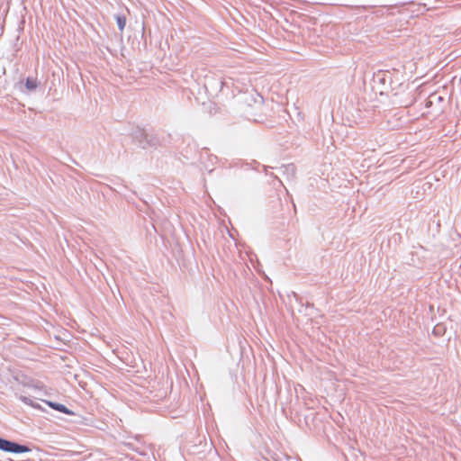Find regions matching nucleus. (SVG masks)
Masks as SVG:
<instances>
[{
    "label": "nucleus",
    "instance_id": "nucleus-2",
    "mask_svg": "<svg viewBox=\"0 0 461 461\" xmlns=\"http://www.w3.org/2000/svg\"><path fill=\"white\" fill-rule=\"evenodd\" d=\"M49 406H50L52 409L57 410L60 412L66 413V414H72V411H70L65 405L52 402H45Z\"/></svg>",
    "mask_w": 461,
    "mask_h": 461
},
{
    "label": "nucleus",
    "instance_id": "nucleus-6",
    "mask_svg": "<svg viewBox=\"0 0 461 461\" xmlns=\"http://www.w3.org/2000/svg\"><path fill=\"white\" fill-rule=\"evenodd\" d=\"M285 170L291 171V173L294 172V165H288L285 167Z\"/></svg>",
    "mask_w": 461,
    "mask_h": 461
},
{
    "label": "nucleus",
    "instance_id": "nucleus-4",
    "mask_svg": "<svg viewBox=\"0 0 461 461\" xmlns=\"http://www.w3.org/2000/svg\"><path fill=\"white\" fill-rule=\"evenodd\" d=\"M116 22H117V25H118V28L121 32L123 31L124 27H125V24H126V20L123 16H117L116 17Z\"/></svg>",
    "mask_w": 461,
    "mask_h": 461
},
{
    "label": "nucleus",
    "instance_id": "nucleus-3",
    "mask_svg": "<svg viewBox=\"0 0 461 461\" xmlns=\"http://www.w3.org/2000/svg\"><path fill=\"white\" fill-rule=\"evenodd\" d=\"M24 86L27 92H32L38 87V81L36 78L28 77L25 81Z\"/></svg>",
    "mask_w": 461,
    "mask_h": 461
},
{
    "label": "nucleus",
    "instance_id": "nucleus-1",
    "mask_svg": "<svg viewBox=\"0 0 461 461\" xmlns=\"http://www.w3.org/2000/svg\"><path fill=\"white\" fill-rule=\"evenodd\" d=\"M0 449L9 453H25L30 451V448L24 445H20L2 438H0Z\"/></svg>",
    "mask_w": 461,
    "mask_h": 461
},
{
    "label": "nucleus",
    "instance_id": "nucleus-5",
    "mask_svg": "<svg viewBox=\"0 0 461 461\" xmlns=\"http://www.w3.org/2000/svg\"><path fill=\"white\" fill-rule=\"evenodd\" d=\"M21 400L28 405L38 408V405L36 403H34L33 401L27 396H21Z\"/></svg>",
    "mask_w": 461,
    "mask_h": 461
}]
</instances>
